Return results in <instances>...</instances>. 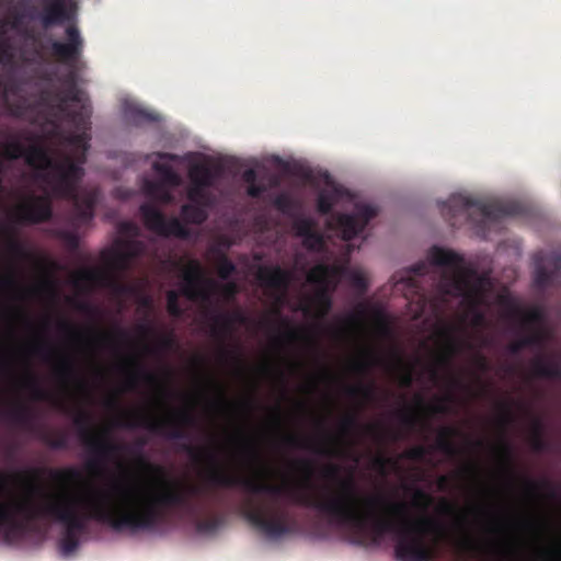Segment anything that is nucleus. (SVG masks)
Returning <instances> with one entry per match:
<instances>
[{
  "instance_id": "21",
  "label": "nucleus",
  "mask_w": 561,
  "mask_h": 561,
  "mask_svg": "<svg viewBox=\"0 0 561 561\" xmlns=\"http://www.w3.org/2000/svg\"><path fill=\"white\" fill-rule=\"evenodd\" d=\"M42 10L36 14H28L32 19H37L44 28L55 25H61L71 20V12L67 7V0H41Z\"/></svg>"
},
{
  "instance_id": "18",
  "label": "nucleus",
  "mask_w": 561,
  "mask_h": 561,
  "mask_svg": "<svg viewBox=\"0 0 561 561\" xmlns=\"http://www.w3.org/2000/svg\"><path fill=\"white\" fill-rule=\"evenodd\" d=\"M142 252V244L136 240H119L112 250L107 264L110 274L121 275L130 268L131 262Z\"/></svg>"
},
{
  "instance_id": "60",
  "label": "nucleus",
  "mask_w": 561,
  "mask_h": 561,
  "mask_svg": "<svg viewBox=\"0 0 561 561\" xmlns=\"http://www.w3.org/2000/svg\"><path fill=\"white\" fill-rule=\"evenodd\" d=\"M165 187L163 183L159 181H146L145 182V192L148 196L157 199L162 190Z\"/></svg>"
},
{
  "instance_id": "12",
  "label": "nucleus",
  "mask_w": 561,
  "mask_h": 561,
  "mask_svg": "<svg viewBox=\"0 0 561 561\" xmlns=\"http://www.w3.org/2000/svg\"><path fill=\"white\" fill-rule=\"evenodd\" d=\"M339 276L340 267L325 263L316 264L307 274V282L317 287L311 301L319 318H324L332 309L331 293L336 286Z\"/></svg>"
},
{
  "instance_id": "53",
  "label": "nucleus",
  "mask_w": 561,
  "mask_h": 561,
  "mask_svg": "<svg viewBox=\"0 0 561 561\" xmlns=\"http://www.w3.org/2000/svg\"><path fill=\"white\" fill-rule=\"evenodd\" d=\"M362 425L355 414L345 415L340 422V430L343 436H351L356 433Z\"/></svg>"
},
{
  "instance_id": "48",
  "label": "nucleus",
  "mask_w": 561,
  "mask_h": 561,
  "mask_svg": "<svg viewBox=\"0 0 561 561\" xmlns=\"http://www.w3.org/2000/svg\"><path fill=\"white\" fill-rule=\"evenodd\" d=\"M394 363L401 369L400 386L410 388L414 381L413 365L404 363L403 358L398 354L394 355Z\"/></svg>"
},
{
  "instance_id": "31",
  "label": "nucleus",
  "mask_w": 561,
  "mask_h": 561,
  "mask_svg": "<svg viewBox=\"0 0 561 561\" xmlns=\"http://www.w3.org/2000/svg\"><path fill=\"white\" fill-rule=\"evenodd\" d=\"M382 358L370 347L362 351L360 358L354 359L351 363V368L360 375H367L373 367L380 365Z\"/></svg>"
},
{
  "instance_id": "28",
  "label": "nucleus",
  "mask_w": 561,
  "mask_h": 561,
  "mask_svg": "<svg viewBox=\"0 0 561 561\" xmlns=\"http://www.w3.org/2000/svg\"><path fill=\"white\" fill-rule=\"evenodd\" d=\"M459 434V430L454 426H442L438 431L435 448L448 457L459 456L461 451L453 440Z\"/></svg>"
},
{
  "instance_id": "33",
  "label": "nucleus",
  "mask_w": 561,
  "mask_h": 561,
  "mask_svg": "<svg viewBox=\"0 0 561 561\" xmlns=\"http://www.w3.org/2000/svg\"><path fill=\"white\" fill-rule=\"evenodd\" d=\"M205 205L198 203H187L181 207V216L187 224L202 225L208 218Z\"/></svg>"
},
{
  "instance_id": "44",
  "label": "nucleus",
  "mask_w": 561,
  "mask_h": 561,
  "mask_svg": "<svg viewBox=\"0 0 561 561\" xmlns=\"http://www.w3.org/2000/svg\"><path fill=\"white\" fill-rule=\"evenodd\" d=\"M41 440L51 449H67L68 436L65 432H44Z\"/></svg>"
},
{
  "instance_id": "27",
  "label": "nucleus",
  "mask_w": 561,
  "mask_h": 561,
  "mask_svg": "<svg viewBox=\"0 0 561 561\" xmlns=\"http://www.w3.org/2000/svg\"><path fill=\"white\" fill-rule=\"evenodd\" d=\"M15 90L13 83H4L0 79V115L7 114L14 117H21L24 115V112L26 110L25 100L12 104L9 101V93H13Z\"/></svg>"
},
{
  "instance_id": "36",
  "label": "nucleus",
  "mask_w": 561,
  "mask_h": 561,
  "mask_svg": "<svg viewBox=\"0 0 561 561\" xmlns=\"http://www.w3.org/2000/svg\"><path fill=\"white\" fill-rule=\"evenodd\" d=\"M280 324L285 328L282 334L283 340L287 342L305 341L310 347L318 350V342L306 331L294 328L288 320L283 319Z\"/></svg>"
},
{
  "instance_id": "15",
  "label": "nucleus",
  "mask_w": 561,
  "mask_h": 561,
  "mask_svg": "<svg viewBox=\"0 0 561 561\" xmlns=\"http://www.w3.org/2000/svg\"><path fill=\"white\" fill-rule=\"evenodd\" d=\"M53 217L51 201L48 196H31L25 203L18 205L13 219L22 225L47 222Z\"/></svg>"
},
{
  "instance_id": "13",
  "label": "nucleus",
  "mask_w": 561,
  "mask_h": 561,
  "mask_svg": "<svg viewBox=\"0 0 561 561\" xmlns=\"http://www.w3.org/2000/svg\"><path fill=\"white\" fill-rule=\"evenodd\" d=\"M146 228L160 237H175L187 239L188 228L176 217L167 219L163 213L154 205L145 203L139 208Z\"/></svg>"
},
{
  "instance_id": "14",
  "label": "nucleus",
  "mask_w": 561,
  "mask_h": 561,
  "mask_svg": "<svg viewBox=\"0 0 561 561\" xmlns=\"http://www.w3.org/2000/svg\"><path fill=\"white\" fill-rule=\"evenodd\" d=\"M66 42L51 41L49 53L59 62L75 68L77 61L81 58L84 47V41L77 25L69 24L65 28Z\"/></svg>"
},
{
  "instance_id": "50",
  "label": "nucleus",
  "mask_w": 561,
  "mask_h": 561,
  "mask_svg": "<svg viewBox=\"0 0 561 561\" xmlns=\"http://www.w3.org/2000/svg\"><path fill=\"white\" fill-rule=\"evenodd\" d=\"M274 207L284 215H291L297 209V204L291 196L282 193L273 201Z\"/></svg>"
},
{
  "instance_id": "64",
  "label": "nucleus",
  "mask_w": 561,
  "mask_h": 561,
  "mask_svg": "<svg viewBox=\"0 0 561 561\" xmlns=\"http://www.w3.org/2000/svg\"><path fill=\"white\" fill-rule=\"evenodd\" d=\"M531 341L529 339H526L525 335L519 337L518 340L512 342L507 350L512 355H517L522 352V350L529 347V344Z\"/></svg>"
},
{
  "instance_id": "30",
  "label": "nucleus",
  "mask_w": 561,
  "mask_h": 561,
  "mask_svg": "<svg viewBox=\"0 0 561 561\" xmlns=\"http://www.w3.org/2000/svg\"><path fill=\"white\" fill-rule=\"evenodd\" d=\"M333 438L330 436L328 437L327 439V443L325 445H316L311 439L309 438H302V437H299L297 435H288L285 437L284 442L287 446L291 447V448H304V449H309V450H312L319 455H322V456H328V457H331V456H334L335 453L331 446V443H333Z\"/></svg>"
},
{
  "instance_id": "20",
  "label": "nucleus",
  "mask_w": 561,
  "mask_h": 561,
  "mask_svg": "<svg viewBox=\"0 0 561 561\" xmlns=\"http://www.w3.org/2000/svg\"><path fill=\"white\" fill-rule=\"evenodd\" d=\"M463 332V329L455 325L445 327L439 331V337L444 343V354L436 358L439 366L449 367L455 355L463 348H471V343L459 335Z\"/></svg>"
},
{
  "instance_id": "3",
  "label": "nucleus",
  "mask_w": 561,
  "mask_h": 561,
  "mask_svg": "<svg viewBox=\"0 0 561 561\" xmlns=\"http://www.w3.org/2000/svg\"><path fill=\"white\" fill-rule=\"evenodd\" d=\"M46 144L22 142L20 149L15 150L24 156L26 164L35 171L38 180L49 186L54 195L73 203L71 216L73 230H61L58 236L70 250L75 251L80 242L76 230L92 221L96 204L95 192H87L82 195L78 193V184L84 175L82 164L85 162V151L90 148V144L79 142L82 145V153L77 159L69 154L54 158L44 146Z\"/></svg>"
},
{
  "instance_id": "16",
  "label": "nucleus",
  "mask_w": 561,
  "mask_h": 561,
  "mask_svg": "<svg viewBox=\"0 0 561 561\" xmlns=\"http://www.w3.org/2000/svg\"><path fill=\"white\" fill-rule=\"evenodd\" d=\"M561 272V254L558 252H538L535 255L534 284L545 289L556 284Z\"/></svg>"
},
{
  "instance_id": "22",
  "label": "nucleus",
  "mask_w": 561,
  "mask_h": 561,
  "mask_svg": "<svg viewBox=\"0 0 561 561\" xmlns=\"http://www.w3.org/2000/svg\"><path fill=\"white\" fill-rule=\"evenodd\" d=\"M295 234L302 239V245L308 251L321 252L325 242L321 232L317 230V222L310 217H297L293 222Z\"/></svg>"
},
{
  "instance_id": "58",
  "label": "nucleus",
  "mask_w": 561,
  "mask_h": 561,
  "mask_svg": "<svg viewBox=\"0 0 561 561\" xmlns=\"http://www.w3.org/2000/svg\"><path fill=\"white\" fill-rule=\"evenodd\" d=\"M221 524V518L218 516L207 517L197 523V529L199 531H215Z\"/></svg>"
},
{
  "instance_id": "17",
  "label": "nucleus",
  "mask_w": 561,
  "mask_h": 561,
  "mask_svg": "<svg viewBox=\"0 0 561 561\" xmlns=\"http://www.w3.org/2000/svg\"><path fill=\"white\" fill-rule=\"evenodd\" d=\"M499 304L506 308L508 318L519 320L523 330H530L543 327L545 324L546 314L539 306H534L526 310L518 306L508 295L499 296Z\"/></svg>"
},
{
  "instance_id": "4",
  "label": "nucleus",
  "mask_w": 561,
  "mask_h": 561,
  "mask_svg": "<svg viewBox=\"0 0 561 561\" xmlns=\"http://www.w3.org/2000/svg\"><path fill=\"white\" fill-rule=\"evenodd\" d=\"M428 259L431 264L443 268L437 284L443 300L446 297L461 298L466 306L461 321H468L472 328L484 327L486 317L482 309L490 307L494 290L490 274L479 273L461 254L453 250L433 247Z\"/></svg>"
},
{
  "instance_id": "26",
  "label": "nucleus",
  "mask_w": 561,
  "mask_h": 561,
  "mask_svg": "<svg viewBox=\"0 0 561 561\" xmlns=\"http://www.w3.org/2000/svg\"><path fill=\"white\" fill-rule=\"evenodd\" d=\"M56 379L64 386L76 383L79 388H85L84 381L79 377L75 360L69 356H62L54 368Z\"/></svg>"
},
{
  "instance_id": "57",
  "label": "nucleus",
  "mask_w": 561,
  "mask_h": 561,
  "mask_svg": "<svg viewBox=\"0 0 561 561\" xmlns=\"http://www.w3.org/2000/svg\"><path fill=\"white\" fill-rule=\"evenodd\" d=\"M411 272L413 276H410L407 280L409 283V286H411L414 291H417L420 289V286L417 284V280L414 278V276H424L428 272V265L425 262H420L411 267Z\"/></svg>"
},
{
  "instance_id": "2",
  "label": "nucleus",
  "mask_w": 561,
  "mask_h": 561,
  "mask_svg": "<svg viewBox=\"0 0 561 561\" xmlns=\"http://www.w3.org/2000/svg\"><path fill=\"white\" fill-rule=\"evenodd\" d=\"M159 489H136L114 484L111 492L98 491L90 496L78 497L69 493L56 495L44 506H37L31 499L4 502L15 520L22 524V534L12 540L0 536L7 543L21 540L26 531L25 522L39 516H50L65 525V530L79 536L87 529L89 519L108 525L116 531L153 530L167 516V511L174 507L191 508L192 499L202 495L203 489L195 484L171 483L163 480Z\"/></svg>"
},
{
  "instance_id": "9",
  "label": "nucleus",
  "mask_w": 561,
  "mask_h": 561,
  "mask_svg": "<svg viewBox=\"0 0 561 561\" xmlns=\"http://www.w3.org/2000/svg\"><path fill=\"white\" fill-rule=\"evenodd\" d=\"M182 279L183 286L181 288V295L192 301H209L210 289L218 287L214 280L205 278L203 268L197 261L190 262L182 273ZM179 298L180 293L176 290H169L167 293V310L169 314L174 318H180L184 313V310L179 302Z\"/></svg>"
},
{
  "instance_id": "43",
  "label": "nucleus",
  "mask_w": 561,
  "mask_h": 561,
  "mask_svg": "<svg viewBox=\"0 0 561 561\" xmlns=\"http://www.w3.org/2000/svg\"><path fill=\"white\" fill-rule=\"evenodd\" d=\"M0 232L5 236L7 251L16 257H22L25 254L22 243L16 238L14 231L10 227H1Z\"/></svg>"
},
{
  "instance_id": "62",
  "label": "nucleus",
  "mask_w": 561,
  "mask_h": 561,
  "mask_svg": "<svg viewBox=\"0 0 561 561\" xmlns=\"http://www.w3.org/2000/svg\"><path fill=\"white\" fill-rule=\"evenodd\" d=\"M58 327L62 332L68 333L70 337L73 340H79L83 336V331L79 330L77 327H75L68 321H60Z\"/></svg>"
},
{
  "instance_id": "52",
  "label": "nucleus",
  "mask_w": 561,
  "mask_h": 561,
  "mask_svg": "<svg viewBox=\"0 0 561 561\" xmlns=\"http://www.w3.org/2000/svg\"><path fill=\"white\" fill-rule=\"evenodd\" d=\"M433 497L421 489H414L412 506L425 513L432 505Z\"/></svg>"
},
{
  "instance_id": "24",
  "label": "nucleus",
  "mask_w": 561,
  "mask_h": 561,
  "mask_svg": "<svg viewBox=\"0 0 561 561\" xmlns=\"http://www.w3.org/2000/svg\"><path fill=\"white\" fill-rule=\"evenodd\" d=\"M211 334L225 340L234 331L236 324H245L248 322L247 316L240 310L216 312L211 316Z\"/></svg>"
},
{
  "instance_id": "6",
  "label": "nucleus",
  "mask_w": 561,
  "mask_h": 561,
  "mask_svg": "<svg viewBox=\"0 0 561 561\" xmlns=\"http://www.w3.org/2000/svg\"><path fill=\"white\" fill-rule=\"evenodd\" d=\"M302 176L310 183L322 182L325 185L318 194L317 210L323 216L330 215L329 228L337 230L343 240L354 239L377 216V209L370 205H356L352 214L332 213L334 205L348 197L350 192L337 184L328 171L314 172L308 169L302 172Z\"/></svg>"
},
{
  "instance_id": "35",
  "label": "nucleus",
  "mask_w": 561,
  "mask_h": 561,
  "mask_svg": "<svg viewBox=\"0 0 561 561\" xmlns=\"http://www.w3.org/2000/svg\"><path fill=\"white\" fill-rule=\"evenodd\" d=\"M129 363L135 367V370L130 373L127 377V389H134L137 386L140 378L150 385H157L159 382L158 377L154 374L146 370L138 360H136L135 358H130Z\"/></svg>"
},
{
  "instance_id": "54",
  "label": "nucleus",
  "mask_w": 561,
  "mask_h": 561,
  "mask_svg": "<svg viewBox=\"0 0 561 561\" xmlns=\"http://www.w3.org/2000/svg\"><path fill=\"white\" fill-rule=\"evenodd\" d=\"M59 547L61 552L66 556L75 552L79 547V536L65 530V534L59 541Z\"/></svg>"
},
{
  "instance_id": "55",
  "label": "nucleus",
  "mask_w": 561,
  "mask_h": 561,
  "mask_svg": "<svg viewBox=\"0 0 561 561\" xmlns=\"http://www.w3.org/2000/svg\"><path fill=\"white\" fill-rule=\"evenodd\" d=\"M218 276L222 279H228L234 272L236 265L226 255H220L217 263Z\"/></svg>"
},
{
  "instance_id": "19",
  "label": "nucleus",
  "mask_w": 561,
  "mask_h": 561,
  "mask_svg": "<svg viewBox=\"0 0 561 561\" xmlns=\"http://www.w3.org/2000/svg\"><path fill=\"white\" fill-rule=\"evenodd\" d=\"M123 117L127 124L136 127H161L164 122V117L159 112L135 101L124 102Z\"/></svg>"
},
{
  "instance_id": "38",
  "label": "nucleus",
  "mask_w": 561,
  "mask_h": 561,
  "mask_svg": "<svg viewBox=\"0 0 561 561\" xmlns=\"http://www.w3.org/2000/svg\"><path fill=\"white\" fill-rule=\"evenodd\" d=\"M543 433L545 428L542 421L539 417H533L530 445L533 450L536 453H542L549 448V444L545 439Z\"/></svg>"
},
{
  "instance_id": "47",
  "label": "nucleus",
  "mask_w": 561,
  "mask_h": 561,
  "mask_svg": "<svg viewBox=\"0 0 561 561\" xmlns=\"http://www.w3.org/2000/svg\"><path fill=\"white\" fill-rule=\"evenodd\" d=\"M526 491L531 495H537L540 490L545 489L548 491V496L550 499L557 497V490L554 486L546 479L541 481H535L531 479H525L524 481Z\"/></svg>"
},
{
  "instance_id": "46",
  "label": "nucleus",
  "mask_w": 561,
  "mask_h": 561,
  "mask_svg": "<svg viewBox=\"0 0 561 561\" xmlns=\"http://www.w3.org/2000/svg\"><path fill=\"white\" fill-rule=\"evenodd\" d=\"M209 187V185L192 184L187 191L188 201L208 206L210 204V194L207 188Z\"/></svg>"
},
{
  "instance_id": "25",
  "label": "nucleus",
  "mask_w": 561,
  "mask_h": 561,
  "mask_svg": "<svg viewBox=\"0 0 561 561\" xmlns=\"http://www.w3.org/2000/svg\"><path fill=\"white\" fill-rule=\"evenodd\" d=\"M257 280L265 287L278 291H286L291 282V273L280 266H260L256 273Z\"/></svg>"
},
{
  "instance_id": "40",
  "label": "nucleus",
  "mask_w": 561,
  "mask_h": 561,
  "mask_svg": "<svg viewBox=\"0 0 561 561\" xmlns=\"http://www.w3.org/2000/svg\"><path fill=\"white\" fill-rule=\"evenodd\" d=\"M454 401L453 394H447L437 400L436 403L432 405H426L422 396L417 394L415 397V402L419 409H426L432 414H447L449 412V403Z\"/></svg>"
},
{
  "instance_id": "32",
  "label": "nucleus",
  "mask_w": 561,
  "mask_h": 561,
  "mask_svg": "<svg viewBox=\"0 0 561 561\" xmlns=\"http://www.w3.org/2000/svg\"><path fill=\"white\" fill-rule=\"evenodd\" d=\"M454 548L458 561H472V557L482 551L481 546L470 536L455 540Z\"/></svg>"
},
{
  "instance_id": "41",
  "label": "nucleus",
  "mask_w": 561,
  "mask_h": 561,
  "mask_svg": "<svg viewBox=\"0 0 561 561\" xmlns=\"http://www.w3.org/2000/svg\"><path fill=\"white\" fill-rule=\"evenodd\" d=\"M50 477L61 485H70L81 479L80 471L75 467L50 470Z\"/></svg>"
},
{
  "instance_id": "29",
  "label": "nucleus",
  "mask_w": 561,
  "mask_h": 561,
  "mask_svg": "<svg viewBox=\"0 0 561 561\" xmlns=\"http://www.w3.org/2000/svg\"><path fill=\"white\" fill-rule=\"evenodd\" d=\"M533 375L539 378L546 379H560L561 378V365L556 359L546 358L542 355H538L531 363Z\"/></svg>"
},
{
  "instance_id": "49",
  "label": "nucleus",
  "mask_w": 561,
  "mask_h": 561,
  "mask_svg": "<svg viewBox=\"0 0 561 561\" xmlns=\"http://www.w3.org/2000/svg\"><path fill=\"white\" fill-rule=\"evenodd\" d=\"M528 334L525 335L526 339H529L531 343L529 347H536L541 351L549 339V333L543 327L533 328L530 330H526Z\"/></svg>"
},
{
  "instance_id": "10",
  "label": "nucleus",
  "mask_w": 561,
  "mask_h": 561,
  "mask_svg": "<svg viewBox=\"0 0 561 561\" xmlns=\"http://www.w3.org/2000/svg\"><path fill=\"white\" fill-rule=\"evenodd\" d=\"M245 518L271 539L291 534L297 528L296 520L278 506L266 507L250 499L244 511Z\"/></svg>"
},
{
  "instance_id": "61",
  "label": "nucleus",
  "mask_w": 561,
  "mask_h": 561,
  "mask_svg": "<svg viewBox=\"0 0 561 561\" xmlns=\"http://www.w3.org/2000/svg\"><path fill=\"white\" fill-rule=\"evenodd\" d=\"M500 451L502 455L503 465L507 472L511 474L513 471L511 446L507 443H502L500 446Z\"/></svg>"
},
{
  "instance_id": "5",
  "label": "nucleus",
  "mask_w": 561,
  "mask_h": 561,
  "mask_svg": "<svg viewBox=\"0 0 561 561\" xmlns=\"http://www.w3.org/2000/svg\"><path fill=\"white\" fill-rule=\"evenodd\" d=\"M62 89L47 88L41 91L39 102L46 108V121L55 140H91L90 105L83 100L78 87V73L69 70L60 78ZM9 140H19L10 138ZM24 140H54L53 138H25Z\"/></svg>"
},
{
  "instance_id": "59",
  "label": "nucleus",
  "mask_w": 561,
  "mask_h": 561,
  "mask_svg": "<svg viewBox=\"0 0 561 561\" xmlns=\"http://www.w3.org/2000/svg\"><path fill=\"white\" fill-rule=\"evenodd\" d=\"M401 422L408 427H414L417 423V416L411 408H404L399 412Z\"/></svg>"
},
{
  "instance_id": "11",
  "label": "nucleus",
  "mask_w": 561,
  "mask_h": 561,
  "mask_svg": "<svg viewBox=\"0 0 561 561\" xmlns=\"http://www.w3.org/2000/svg\"><path fill=\"white\" fill-rule=\"evenodd\" d=\"M121 425L128 428L141 426L168 439L190 440L191 436L185 427L195 426L196 419L191 412L183 410L179 411L174 417L156 419L148 414H140L137 416V422H126Z\"/></svg>"
},
{
  "instance_id": "63",
  "label": "nucleus",
  "mask_w": 561,
  "mask_h": 561,
  "mask_svg": "<svg viewBox=\"0 0 561 561\" xmlns=\"http://www.w3.org/2000/svg\"><path fill=\"white\" fill-rule=\"evenodd\" d=\"M393 465H396L394 460H392L389 457L382 456V455L377 456L373 459L374 469L378 470L381 473H385L387 468L389 466H393Z\"/></svg>"
},
{
  "instance_id": "37",
  "label": "nucleus",
  "mask_w": 561,
  "mask_h": 561,
  "mask_svg": "<svg viewBox=\"0 0 561 561\" xmlns=\"http://www.w3.org/2000/svg\"><path fill=\"white\" fill-rule=\"evenodd\" d=\"M153 169L159 175L160 183L169 187H178L181 185L182 179L171 165L157 162L153 164Z\"/></svg>"
},
{
  "instance_id": "56",
  "label": "nucleus",
  "mask_w": 561,
  "mask_h": 561,
  "mask_svg": "<svg viewBox=\"0 0 561 561\" xmlns=\"http://www.w3.org/2000/svg\"><path fill=\"white\" fill-rule=\"evenodd\" d=\"M428 454L430 449L426 446L419 445L403 451L401 458L412 461H422Z\"/></svg>"
},
{
  "instance_id": "45",
  "label": "nucleus",
  "mask_w": 561,
  "mask_h": 561,
  "mask_svg": "<svg viewBox=\"0 0 561 561\" xmlns=\"http://www.w3.org/2000/svg\"><path fill=\"white\" fill-rule=\"evenodd\" d=\"M8 415L13 423L22 426L28 425L33 419L31 409L27 405L21 403L12 408L8 412Z\"/></svg>"
},
{
  "instance_id": "39",
  "label": "nucleus",
  "mask_w": 561,
  "mask_h": 561,
  "mask_svg": "<svg viewBox=\"0 0 561 561\" xmlns=\"http://www.w3.org/2000/svg\"><path fill=\"white\" fill-rule=\"evenodd\" d=\"M23 387L28 390L34 400L45 401L48 400L50 394L41 385L37 377L27 370L23 378Z\"/></svg>"
},
{
  "instance_id": "1",
  "label": "nucleus",
  "mask_w": 561,
  "mask_h": 561,
  "mask_svg": "<svg viewBox=\"0 0 561 561\" xmlns=\"http://www.w3.org/2000/svg\"><path fill=\"white\" fill-rule=\"evenodd\" d=\"M202 457L215 465L206 477L209 485L240 486L253 495L266 494L274 500L286 495L294 503L313 508L325 515L331 523L344 527L354 545L377 546L386 534H394V556L398 561H433L437 545L449 539L446 524L436 517L423 514L411 520L405 502H392L381 495H369L364 497L366 510H359L358 491L352 478L339 479L334 489L324 486L319 493H308L287 484L262 480V456L249 443L242 446L241 463L254 469L256 477H245L219 466L213 453L199 447V460Z\"/></svg>"
},
{
  "instance_id": "42",
  "label": "nucleus",
  "mask_w": 561,
  "mask_h": 561,
  "mask_svg": "<svg viewBox=\"0 0 561 561\" xmlns=\"http://www.w3.org/2000/svg\"><path fill=\"white\" fill-rule=\"evenodd\" d=\"M346 393L353 398H362L365 401H374L376 399L377 388L374 382L357 383L355 386H348Z\"/></svg>"
},
{
  "instance_id": "8",
  "label": "nucleus",
  "mask_w": 561,
  "mask_h": 561,
  "mask_svg": "<svg viewBox=\"0 0 561 561\" xmlns=\"http://www.w3.org/2000/svg\"><path fill=\"white\" fill-rule=\"evenodd\" d=\"M79 430L80 438L87 448L89 458L87 468L93 472L101 471L104 466L117 457V455L128 449L135 457L136 463L145 471L164 476V469L161 466L150 462L142 453L146 445L145 439H138L133 447L116 444L103 434H95L90 430L91 416L84 411H80L73 420Z\"/></svg>"
},
{
  "instance_id": "7",
  "label": "nucleus",
  "mask_w": 561,
  "mask_h": 561,
  "mask_svg": "<svg viewBox=\"0 0 561 561\" xmlns=\"http://www.w3.org/2000/svg\"><path fill=\"white\" fill-rule=\"evenodd\" d=\"M440 210L451 227H458L468 221L476 227L478 234L485 238L491 224L499 222L506 217L520 216L524 214L525 207L515 201L483 202L462 194H454L442 204Z\"/></svg>"
},
{
  "instance_id": "23",
  "label": "nucleus",
  "mask_w": 561,
  "mask_h": 561,
  "mask_svg": "<svg viewBox=\"0 0 561 561\" xmlns=\"http://www.w3.org/2000/svg\"><path fill=\"white\" fill-rule=\"evenodd\" d=\"M79 282L95 283L102 282L117 295H129L134 293V286L119 280L118 275L110 274L98 268H82L76 273Z\"/></svg>"
},
{
  "instance_id": "34",
  "label": "nucleus",
  "mask_w": 561,
  "mask_h": 561,
  "mask_svg": "<svg viewBox=\"0 0 561 561\" xmlns=\"http://www.w3.org/2000/svg\"><path fill=\"white\" fill-rule=\"evenodd\" d=\"M188 178L192 184L213 186L216 174L207 164L195 163L188 169Z\"/></svg>"
},
{
  "instance_id": "51",
  "label": "nucleus",
  "mask_w": 561,
  "mask_h": 561,
  "mask_svg": "<svg viewBox=\"0 0 561 561\" xmlns=\"http://www.w3.org/2000/svg\"><path fill=\"white\" fill-rule=\"evenodd\" d=\"M174 346H175V339H174L173 334L172 333H167V334H161L159 336L158 343H157V345L154 347L146 345L145 346V351L148 354H157V353H160V352L170 351Z\"/></svg>"
}]
</instances>
